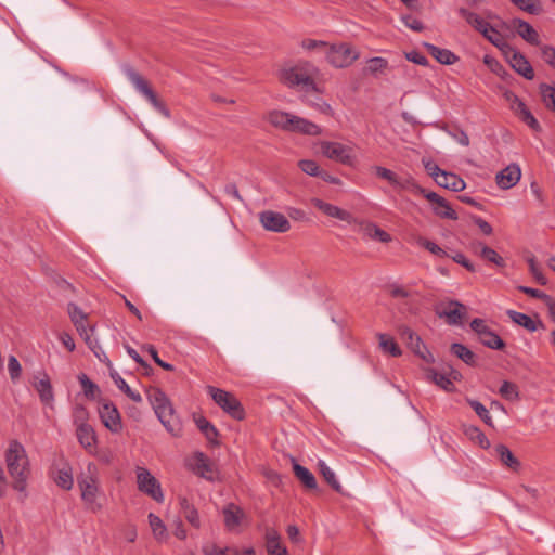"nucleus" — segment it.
Segmentation results:
<instances>
[{
  "label": "nucleus",
  "mask_w": 555,
  "mask_h": 555,
  "mask_svg": "<svg viewBox=\"0 0 555 555\" xmlns=\"http://www.w3.org/2000/svg\"><path fill=\"white\" fill-rule=\"evenodd\" d=\"M289 113L283 111H271L267 115V120L275 128L287 131L288 122L291 121Z\"/></svg>",
  "instance_id": "nucleus-37"
},
{
  "label": "nucleus",
  "mask_w": 555,
  "mask_h": 555,
  "mask_svg": "<svg viewBox=\"0 0 555 555\" xmlns=\"http://www.w3.org/2000/svg\"><path fill=\"white\" fill-rule=\"evenodd\" d=\"M479 341L483 346H486L490 349H493V350H502L505 347V343L503 341V339L496 333H494L492 330H489L483 335V337H480Z\"/></svg>",
  "instance_id": "nucleus-43"
},
{
  "label": "nucleus",
  "mask_w": 555,
  "mask_h": 555,
  "mask_svg": "<svg viewBox=\"0 0 555 555\" xmlns=\"http://www.w3.org/2000/svg\"><path fill=\"white\" fill-rule=\"evenodd\" d=\"M520 178L521 176H495L496 184L504 190L516 185Z\"/></svg>",
  "instance_id": "nucleus-55"
},
{
  "label": "nucleus",
  "mask_w": 555,
  "mask_h": 555,
  "mask_svg": "<svg viewBox=\"0 0 555 555\" xmlns=\"http://www.w3.org/2000/svg\"><path fill=\"white\" fill-rule=\"evenodd\" d=\"M540 93L545 106L555 112V87L542 83L540 85Z\"/></svg>",
  "instance_id": "nucleus-46"
},
{
  "label": "nucleus",
  "mask_w": 555,
  "mask_h": 555,
  "mask_svg": "<svg viewBox=\"0 0 555 555\" xmlns=\"http://www.w3.org/2000/svg\"><path fill=\"white\" fill-rule=\"evenodd\" d=\"M103 425L112 433H119L122 429L121 417L117 408L111 402H104L99 409Z\"/></svg>",
  "instance_id": "nucleus-15"
},
{
  "label": "nucleus",
  "mask_w": 555,
  "mask_h": 555,
  "mask_svg": "<svg viewBox=\"0 0 555 555\" xmlns=\"http://www.w3.org/2000/svg\"><path fill=\"white\" fill-rule=\"evenodd\" d=\"M311 203L315 208H318L327 217L335 218L348 223H351L353 221V217L348 210H345L336 205H333L317 197L312 198Z\"/></svg>",
  "instance_id": "nucleus-16"
},
{
  "label": "nucleus",
  "mask_w": 555,
  "mask_h": 555,
  "mask_svg": "<svg viewBox=\"0 0 555 555\" xmlns=\"http://www.w3.org/2000/svg\"><path fill=\"white\" fill-rule=\"evenodd\" d=\"M137 486L140 492L149 495L157 503L164 502V493L160 482L145 468L138 466L135 468Z\"/></svg>",
  "instance_id": "nucleus-11"
},
{
  "label": "nucleus",
  "mask_w": 555,
  "mask_h": 555,
  "mask_svg": "<svg viewBox=\"0 0 555 555\" xmlns=\"http://www.w3.org/2000/svg\"><path fill=\"white\" fill-rule=\"evenodd\" d=\"M447 133L462 146L469 145V138L464 130L455 128L453 130H447Z\"/></svg>",
  "instance_id": "nucleus-60"
},
{
  "label": "nucleus",
  "mask_w": 555,
  "mask_h": 555,
  "mask_svg": "<svg viewBox=\"0 0 555 555\" xmlns=\"http://www.w3.org/2000/svg\"><path fill=\"white\" fill-rule=\"evenodd\" d=\"M506 314L514 323L525 327L529 332H535L540 327L544 328V325L541 321L535 322L531 317L522 312L507 310Z\"/></svg>",
  "instance_id": "nucleus-25"
},
{
  "label": "nucleus",
  "mask_w": 555,
  "mask_h": 555,
  "mask_svg": "<svg viewBox=\"0 0 555 555\" xmlns=\"http://www.w3.org/2000/svg\"><path fill=\"white\" fill-rule=\"evenodd\" d=\"M494 451L501 463L513 472H518L521 467L519 460L505 444H498Z\"/></svg>",
  "instance_id": "nucleus-23"
},
{
  "label": "nucleus",
  "mask_w": 555,
  "mask_h": 555,
  "mask_svg": "<svg viewBox=\"0 0 555 555\" xmlns=\"http://www.w3.org/2000/svg\"><path fill=\"white\" fill-rule=\"evenodd\" d=\"M470 438L476 440L482 449L490 448V441L487 436L477 427L470 429Z\"/></svg>",
  "instance_id": "nucleus-62"
},
{
  "label": "nucleus",
  "mask_w": 555,
  "mask_h": 555,
  "mask_svg": "<svg viewBox=\"0 0 555 555\" xmlns=\"http://www.w3.org/2000/svg\"><path fill=\"white\" fill-rule=\"evenodd\" d=\"M146 395L160 423L170 434L177 436L180 431V424L166 393L159 388L153 387L146 391Z\"/></svg>",
  "instance_id": "nucleus-3"
},
{
  "label": "nucleus",
  "mask_w": 555,
  "mask_h": 555,
  "mask_svg": "<svg viewBox=\"0 0 555 555\" xmlns=\"http://www.w3.org/2000/svg\"><path fill=\"white\" fill-rule=\"evenodd\" d=\"M435 182L444 189L459 192L465 189L466 183L461 176H433Z\"/></svg>",
  "instance_id": "nucleus-31"
},
{
  "label": "nucleus",
  "mask_w": 555,
  "mask_h": 555,
  "mask_svg": "<svg viewBox=\"0 0 555 555\" xmlns=\"http://www.w3.org/2000/svg\"><path fill=\"white\" fill-rule=\"evenodd\" d=\"M295 476L302 482L308 489H315L318 483L311 472L306 467L295 463L293 466Z\"/></svg>",
  "instance_id": "nucleus-38"
},
{
  "label": "nucleus",
  "mask_w": 555,
  "mask_h": 555,
  "mask_svg": "<svg viewBox=\"0 0 555 555\" xmlns=\"http://www.w3.org/2000/svg\"><path fill=\"white\" fill-rule=\"evenodd\" d=\"M470 328L477 334L478 339L480 337H483V335L491 330L487 324L486 321L479 318L474 319L470 322Z\"/></svg>",
  "instance_id": "nucleus-63"
},
{
  "label": "nucleus",
  "mask_w": 555,
  "mask_h": 555,
  "mask_svg": "<svg viewBox=\"0 0 555 555\" xmlns=\"http://www.w3.org/2000/svg\"><path fill=\"white\" fill-rule=\"evenodd\" d=\"M55 482L59 487L69 490L73 487L74 480L72 474L66 470L62 469L59 472L57 477L55 478Z\"/></svg>",
  "instance_id": "nucleus-50"
},
{
  "label": "nucleus",
  "mask_w": 555,
  "mask_h": 555,
  "mask_svg": "<svg viewBox=\"0 0 555 555\" xmlns=\"http://www.w3.org/2000/svg\"><path fill=\"white\" fill-rule=\"evenodd\" d=\"M190 466L193 472H195L198 476L210 479V474L212 473L211 465L207 456L198 452L196 453L190 462Z\"/></svg>",
  "instance_id": "nucleus-26"
},
{
  "label": "nucleus",
  "mask_w": 555,
  "mask_h": 555,
  "mask_svg": "<svg viewBox=\"0 0 555 555\" xmlns=\"http://www.w3.org/2000/svg\"><path fill=\"white\" fill-rule=\"evenodd\" d=\"M78 486L81 492V499L87 507L92 512H98L102 505L98 502L100 493L96 467L93 464L87 466V470L78 478Z\"/></svg>",
  "instance_id": "nucleus-5"
},
{
  "label": "nucleus",
  "mask_w": 555,
  "mask_h": 555,
  "mask_svg": "<svg viewBox=\"0 0 555 555\" xmlns=\"http://www.w3.org/2000/svg\"><path fill=\"white\" fill-rule=\"evenodd\" d=\"M317 68L308 63L301 62L294 66L282 69L280 79L288 87H300L305 91H317L313 77Z\"/></svg>",
  "instance_id": "nucleus-4"
},
{
  "label": "nucleus",
  "mask_w": 555,
  "mask_h": 555,
  "mask_svg": "<svg viewBox=\"0 0 555 555\" xmlns=\"http://www.w3.org/2000/svg\"><path fill=\"white\" fill-rule=\"evenodd\" d=\"M359 233L364 240L376 241L380 243L391 242V235L371 221L359 222Z\"/></svg>",
  "instance_id": "nucleus-17"
},
{
  "label": "nucleus",
  "mask_w": 555,
  "mask_h": 555,
  "mask_svg": "<svg viewBox=\"0 0 555 555\" xmlns=\"http://www.w3.org/2000/svg\"><path fill=\"white\" fill-rule=\"evenodd\" d=\"M318 467L320 470V474L324 478V480L331 486V488L338 492H343V487L339 483L338 479L336 478L335 473L326 465V463L322 460L319 461Z\"/></svg>",
  "instance_id": "nucleus-36"
},
{
  "label": "nucleus",
  "mask_w": 555,
  "mask_h": 555,
  "mask_svg": "<svg viewBox=\"0 0 555 555\" xmlns=\"http://www.w3.org/2000/svg\"><path fill=\"white\" fill-rule=\"evenodd\" d=\"M459 14L480 34L487 31L488 27L491 25L489 22L485 21L478 14L470 12L464 8L459 9Z\"/></svg>",
  "instance_id": "nucleus-32"
},
{
  "label": "nucleus",
  "mask_w": 555,
  "mask_h": 555,
  "mask_svg": "<svg viewBox=\"0 0 555 555\" xmlns=\"http://www.w3.org/2000/svg\"><path fill=\"white\" fill-rule=\"evenodd\" d=\"M5 464L13 479L12 487L20 492H24L30 468L26 450L17 440L10 441L5 451Z\"/></svg>",
  "instance_id": "nucleus-2"
},
{
  "label": "nucleus",
  "mask_w": 555,
  "mask_h": 555,
  "mask_svg": "<svg viewBox=\"0 0 555 555\" xmlns=\"http://www.w3.org/2000/svg\"><path fill=\"white\" fill-rule=\"evenodd\" d=\"M467 403L488 426L493 427L492 417L489 411L481 402L473 399H467Z\"/></svg>",
  "instance_id": "nucleus-45"
},
{
  "label": "nucleus",
  "mask_w": 555,
  "mask_h": 555,
  "mask_svg": "<svg viewBox=\"0 0 555 555\" xmlns=\"http://www.w3.org/2000/svg\"><path fill=\"white\" fill-rule=\"evenodd\" d=\"M503 99L508 104L509 109L515 114L525 103L511 90H504Z\"/></svg>",
  "instance_id": "nucleus-49"
},
{
  "label": "nucleus",
  "mask_w": 555,
  "mask_h": 555,
  "mask_svg": "<svg viewBox=\"0 0 555 555\" xmlns=\"http://www.w3.org/2000/svg\"><path fill=\"white\" fill-rule=\"evenodd\" d=\"M390 184L412 194L423 195L430 204L434 214L442 219L456 220L457 215L449 203L435 192L428 191L404 176H384Z\"/></svg>",
  "instance_id": "nucleus-1"
},
{
  "label": "nucleus",
  "mask_w": 555,
  "mask_h": 555,
  "mask_svg": "<svg viewBox=\"0 0 555 555\" xmlns=\"http://www.w3.org/2000/svg\"><path fill=\"white\" fill-rule=\"evenodd\" d=\"M482 36L487 38L493 46H495L502 53L506 51L511 44L505 40L503 35L490 25L487 31L482 33Z\"/></svg>",
  "instance_id": "nucleus-34"
},
{
  "label": "nucleus",
  "mask_w": 555,
  "mask_h": 555,
  "mask_svg": "<svg viewBox=\"0 0 555 555\" xmlns=\"http://www.w3.org/2000/svg\"><path fill=\"white\" fill-rule=\"evenodd\" d=\"M289 120L287 128V131L289 132L312 137L320 135L322 133L321 127L308 119L292 114Z\"/></svg>",
  "instance_id": "nucleus-18"
},
{
  "label": "nucleus",
  "mask_w": 555,
  "mask_h": 555,
  "mask_svg": "<svg viewBox=\"0 0 555 555\" xmlns=\"http://www.w3.org/2000/svg\"><path fill=\"white\" fill-rule=\"evenodd\" d=\"M418 244L421 246H423L424 248H426L429 253H431L436 256H439V257L447 256V253L440 246H438L436 243H434L431 241H428L425 238H420Z\"/></svg>",
  "instance_id": "nucleus-61"
},
{
  "label": "nucleus",
  "mask_w": 555,
  "mask_h": 555,
  "mask_svg": "<svg viewBox=\"0 0 555 555\" xmlns=\"http://www.w3.org/2000/svg\"><path fill=\"white\" fill-rule=\"evenodd\" d=\"M125 74L134 88L152 104V106L158 111L164 117L170 118V111L167 106L157 98L156 93L150 87L149 82L132 67H127Z\"/></svg>",
  "instance_id": "nucleus-8"
},
{
  "label": "nucleus",
  "mask_w": 555,
  "mask_h": 555,
  "mask_svg": "<svg viewBox=\"0 0 555 555\" xmlns=\"http://www.w3.org/2000/svg\"><path fill=\"white\" fill-rule=\"evenodd\" d=\"M67 311L74 324L79 323L81 320H87V313L73 302L68 304Z\"/></svg>",
  "instance_id": "nucleus-56"
},
{
  "label": "nucleus",
  "mask_w": 555,
  "mask_h": 555,
  "mask_svg": "<svg viewBox=\"0 0 555 555\" xmlns=\"http://www.w3.org/2000/svg\"><path fill=\"white\" fill-rule=\"evenodd\" d=\"M439 318L446 319L450 325H461L466 317V307L456 301L450 300L444 307L437 310Z\"/></svg>",
  "instance_id": "nucleus-14"
},
{
  "label": "nucleus",
  "mask_w": 555,
  "mask_h": 555,
  "mask_svg": "<svg viewBox=\"0 0 555 555\" xmlns=\"http://www.w3.org/2000/svg\"><path fill=\"white\" fill-rule=\"evenodd\" d=\"M8 370L10 377L13 382L17 380L22 374V366L14 356H10L8 359Z\"/></svg>",
  "instance_id": "nucleus-52"
},
{
  "label": "nucleus",
  "mask_w": 555,
  "mask_h": 555,
  "mask_svg": "<svg viewBox=\"0 0 555 555\" xmlns=\"http://www.w3.org/2000/svg\"><path fill=\"white\" fill-rule=\"evenodd\" d=\"M404 56L408 61L414 63V64H417V65H422V66H427L428 65V60L425 55H423L422 53L415 51V50H412V51H409V52H404Z\"/></svg>",
  "instance_id": "nucleus-64"
},
{
  "label": "nucleus",
  "mask_w": 555,
  "mask_h": 555,
  "mask_svg": "<svg viewBox=\"0 0 555 555\" xmlns=\"http://www.w3.org/2000/svg\"><path fill=\"white\" fill-rule=\"evenodd\" d=\"M180 512L182 516L195 528L201 527V520L197 509L186 498H179Z\"/></svg>",
  "instance_id": "nucleus-29"
},
{
  "label": "nucleus",
  "mask_w": 555,
  "mask_h": 555,
  "mask_svg": "<svg viewBox=\"0 0 555 555\" xmlns=\"http://www.w3.org/2000/svg\"><path fill=\"white\" fill-rule=\"evenodd\" d=\"M409 348L417 354L421 359L426 361L427 363H433L435 361L434 356L431 352L427 349L425 344L422 341L421 337L417 335L416 339H414L413 345H408Z\"/></svg>",
  "instance_id": "nucleus-44"
},
{
  "label": "nucleus",
  "mask_w": 555,
  "mask_h": 555,
  "mask_svg": "<svg viewBox=\"0 0 555 555\" xmlns=\"http://www.w3.org/2000/svg\"><path fill=\"white\" fill-rule=\"evenodd\" d=\"M515 115L524 122L526 124L530 129L533 131H540L541 127L537 118L532 115L530 109L524 104L518 111L515 113Z\"/></svg>",
  "instance_id": "nucleus-42"
},
{
  "label": "nucleus",
  "mask_w": 555,
  "mask_h": 555,
  "mask_svg": "<svg viewBox=\"0 0 555 555\" xmlns=\"http://www.w3.org/2000/svg\"><path fill=\"white\" fill-rule=\"evenodd\" d=\"M398 334L402 340L406 343V345H413L414 339H416L417 334L406 325L398 326Z\"/></svg>",
  "instance_id": "nucleus-59"
},
{
  "label": "nucleus",
  "mask_w": 555,
  "mask_h": 555,
  "mask_svg": "<svg viewBox=\"0 0 555 555\" xmlns=\"http://www.w3.org/2000/svg\"><path fill=\"white\" fill-rule=\"evenodd\" d=\"M503 55L517 74L528 80H532L534 78V70L531 64L525 55L518 52L515 48L511 46L506 51H504Z\"/></svg>",
  "instance_id": "nucleus-12"
},
{
  "label": "nucleus",
  "mask_w": 555,
  "mask_h": 555,
  "mask_svg": "<svg viewBox=\"0 0 555 555\" xmlns=\"http://www.w3.org/2000/svg\"><path fill=\"white\" fill-rule=\"evenodd\" d=\"M88 412L83 406H76L74 410V423L76 436L79 443L89 452L95 449L96 435L93 427L87 423Z\"/></svg>",
  "instance_id": "nucleus-9"
},
{
  "label": "nucleus",
  "mask_w": 555,
  "mask_h": 555,
  "mask_svg": "<svg viewBox=\"0 0 555 555\" xmlns=\"http://www.w3.org/2000/svg\"><path fill=\"white\" fill-rule=\"evenodd\" d=\"M267 551L269 555H287L286 547L281 543V537L274 529L266 532Z\"/></svg>",
  "instance_id": "nucleus-27"
},
{
  "label": "nucleus",
  "mask_w": 555,
  "mask_h": 555,
  "mask_svg": "<svg viewBox=\"0 0 555 555\" xmlns=\"http://www.w3.org/2000/svg\"><path fill=\"white\" fill-rule=\"evenodd\" d=\"M499 392L502 397L508 400L518 398L517 386L511 382H503L499 389Z\"/></svg>",
  "instance_id": "nucleus-51"
},
{
  "label": "nucleus",
  "mask_w": 555,
  "mask_h": 555,
  "mask_svg": "<svg viewBox=\"0 0 555 555\" xmlns=\"http://www.w3.org/2000/svg\"><path fill=\"white\" fill-rule=\"evenodd\" d=\"M301 47L306 50H320L325 55L328 43L321 40L305 39L301 42Z\"/></svg>",
  "instance_id": "nucleus-53"
},
{
  "label": "nucleus",
  "mask_w": 555,
  "mask_h": 555,
  "mask_svg": "<svg viewBox=\"0 0 555 555\" xmlns=\"http://www.w3.org/2000/svg\"><path fill=\"white\" fill-rule=\"evenodd\" d=\"M377 337L379 340V347L384 352L389 353L392 357H400L402 354L400 347L392 337L382 333L378 334Z\"/></svg>",
  "instance_id": "nucleus-41"
},
{
  "label": "nucleus",
  "mask_w": 555,
  "mask_h": 555,
  "mask_svg": "<svg viewBox=\"0 0 555 555\" xmlns=\"http://www.w3.org/2000/svg\"><path fill=\"white\" fill-rule=\"evenodd\" d=\"M359 56V52L347 43L328 44L325 53L327 62L336 68L350 66Z\"/></svg>",
  "instance_id": "nucleus-10"
},
{
  "label": "nucleus",
  "mask_w": 555,
  "mask_h": 555,
  "mask_svg": "<svg viewBox=\"0 0 555 555\" xmlns=\"http://www.w3.org/2000/svg\"><path fill=\"white\" fill-rule=\"evenodd\" d=\"M149 522H150V527L152 529L153 535L156 540H158V541L167 540V538H168L167 528H166L165 524L163 522V520L158 516H156L152 513L149 514Z\"/></svg>",
  "instance_id": "nucleus-39"
},
{
  "label": "nucleus",
  "mask_w": 555,
  "mask_h": 555,
  "mask_svg": "<svg viewBox=\"0 0 555 555\" xmlns=\"http://www.w3.org/2000/svg\"><path fill=\"white\" fill-rule=\"evenodd\" d=\"M223 516L227 529L233 531L241 525L245 513L240 506L230 503L223 508Z\"/></svg>",
  "instance_id": "nucleus-21"
},
{
  "label": "nucleus",
  "mask_w": 555,
  "mask_h": 555,
  "mask_svg": "<svg viewBox=\"0 0 555 555\" xmlns=\"http://www.w3.org/2000/svg\"><path fill=\"white\" fill-rule=\"evenodd\" d=\"M207 391L211 396L215 403L225 413L237 421L245 417V411L238 399L231 392L214 386H207Z\"/></svg>",
  "instance_id": "nucleus-7"
},
{
  "label": "nucleus",
  "mask_w": 555,
  "mask_h": 555,
  "mask_svg": "<svg viewBox=\"0 0 555 555\" xmlns=\"http://www.w3.org/2000/svg\"><path fill=\"white\" fill-rule=\"evenodd\" d=\"M197 428L206 437V439L214 446H218L219 433L217 428L204 416H197L194 418Z\"/></svg>",
  "instance_id": "nucleus-28"
},
{
  "label": "nucleus",
  "mask_w": 555,
  "mask_h": 555,
  "mask_svg": "<svg viewBox=\"0 0 555 555\" xmlns=\"http://www.w3.org/2000/svg\"><path fill=\"white\" fill-rule=\"evenodd\" d=\"M470 247L474 251L480 249V256L489 262H492L498 267H504V259L494 249L486 246L481 242H473Z\"/></svg>",
  "instance_id": "nucleus-30"
},
{
  "label": "nucleus",
  "mask_w": 555,
  "mask_h": 555,
  "mask_svg": "<svg viewBox=\"0 0 555 555\" xmlns=\"http://www.w3.org/2000/svg\"><path fill=\"white\" fill-rule=\"evenodd\" d=\"M31 384L38 391L40 400L43 403L50 404L53 401L54 396L50 377L46 372H39L37 375H35Z\"/></svg>",
  "instance_id": "nucleus-19"
},
{
  "label": "nucleus",
  "mask_w": 555,
  "mask_h": 555,
  "mask_svg": "<svg viewBox=\"0 0 555 555\" xmlns=\"http://www.w3.org/2000/svg\"><path fill=\"white\" fill-rule=\"evenodd\" d=\"M320 152L327 158L354 168L358 164L357 149L352 145H346L340 142L320 143Z\"/></svg>",
  "instance_id": "nucleus-6"
},
{
  "label": "nucleus",
  "mask_w": 555,
  "mask_h": 555,
  "mask_svg": "<svg viewBox=\"0 0 555 555\" xmlns=\"http://www.w3.org/2000/svg\"><path fill=\"white\" fill-rule=\"evenodd\" d=\"M80 385L83 389V392L87 397H93L94 392L98 390V386L91 382L86 374H81L78 377Z\"/></svg>",
  "instance_id": "nucleus-57"
},
{
  "label": "nucleus",
  "mask_w": 555,
  "mask_h": 555,
  "mask_svg": "<svg viewBox=\"0 0 555 555\" xmlns=\"http://www.w3.org/2000/svg\"><path fill=\"white\" fill-rule=\"evenodd\" d=\"M540 50L544 62L555 68V48L548 44H543Z\"/></svg>",
  "instance_id": "nucleus-58"
},
{
  "label": "nucleus",
  "mask_w": 555,
  "mask_h": 555,
  "mask_svg": "<svg viewBox=\"0 0 555 555\" xmlns=\"http://www.w3.org/2000/svg\"><path fill=\"white\" fill-rule=\"evenodd\" d=\"M388 67V61L380 56L372 57L367 61L365 70L372 75L383 73Z\"/></svg>",
  "instance_id": "nucleus-47"
},
{
  "label": "nucleus",
  "mask_w": 555,
  "mask_h": 555,
  "mask_svg": "<svg viewBox=\"0 0 555 555\" xmlns=\"http://www.w3.org/2000/svg\"><path fill=\"white\" fill-rule=\"evenodd\" d=\"M143 349L147 350V352L151 354V357L153 358L154 362L159 365L162 369L166 370V371H173L175 367L173 365H171L170 363H167L165 361H163L159 357H158V353H157V350L156 348L153 346V345H146V346H143Z\"/></svg>",
  "instance_id": "nucleus-54"
},
{
  "label": "nucleus",
  "mask_w": 555,
  "mask_h": 555,
  "mask_svg": "<svg viewBox=\"0 0 555 555\" xmlns=\"http://www.w3.org/2000/svg\"><path fill=\"white\" fill-rule=\"evenodd\" d=\"M520 10L530 13L539 14L541 12V5L539 0H511Z\"/></svg>",
  "instance_id": "nucleus-48"
},
{
  "label": "nucleus",
  "mask_w": 555,
  "mask_h": 555,
  "mask_svg": "<svg viewBox=\"0 0 555 555\" xmlns=\"http://www.w3.org/2000/svg\"><path fill=\"white\" fill-rule=\"evenodd\" d=\"M423 46L440 64L452 65L459 61V57L448 49L439 48L428 42H424Z\"/></svg>",
  "instance_id": "nucleus-22"
},
{
  "label": "nucleus",
  "mask_w": 555,
  "mask_h": 555,
  "mask_svg": "<svg viewBox=\"0 0 555 555\" xmlns=\"http://www.w3.org/2000/svg\"><path fill=\"white\" fill-rule=\"evenodd\" d=\"M390 295L393 298H404L406 301L404 302L405 310L412 314L417 313L418 307L413 302L412 294L409 289L400 285H392L390 288Z\"/></svg>",
  "instance_id": "nucleus-33"
},
{
  "label": "nucleus",
  "mask_w": 555,
  "mask_h": 555,
  "mask_svg": "<svg viewBox=\"0 0 555 555\" xmlns=\"http://www.w3.org/2000/svg\"><path fill=\"white\" fill-rule=\"evenodd\" d=\"M261 225L271 232L285 233L291 229L289 221L281 214L273 210H264L259 214Z\"/></svg>",
  "instance_id": "nucleus-13"
},
{
  "label": "nucleus",
  "mask_w": 555,
  "mask_h": 555,
  "mask_svg": "<svg viewBox=\"0 0 555 555\" xmlns=\"http://www.w3.org/2000/svg\"><path fill=\"white\" fill-rule=\"evenodd\" d=\"M111 377L114 380L115 385L121 390L127 397H129L134 402H142V397L139 392L133 391L126 380L117 373L112 372Z\"/></svg>",
  "instance_id": "nucleus-40"
},
{
  "label": "nucleus",
  "mask_w": 555,
  "mask_h": 555,
  "mask_svg": "<svg viewBox=\"0 0 555 555\" xmlns=\"http://www.w3.org/2000/svg\"><path fill=\"white\" fill-rule=\"evenodd\" d=\"M450 349H451V352L455 357L461 359L466 364H468L470 366H475L476 365V356H475V353L470 349H468L466 346H464L463 344L454 343V344L451 345Z\"/></svg>",
  "instance_id": "nucleus-35"
},
{
  "label": "nucleus",
  "mask_w": 555,
  "mask_h": 555,
  "mask_svg": "<svg viewBox=\"0 0 555 555\" xmlns=\"http://www.w3.org/2000/svg\"><path fill=\"white\" fill-rule=\"evenodd\" d=\"M426 376L437 386L442 388L446 391H453L454 385L452 379H457L460 377V373L453 369H450V374L439 373L435 369H428L426 371Z\"/></svg>",
  "instance_id": "nucleus-20"
},
{
  "label": "nucleus",
  "mask_w": 555,
  "mask_h": 555,
  "mask_svg": "<svg viewBox=\"0 0 555 555\" xmlns=\"http://www.w3.org/2000/svg\"><path fill=\"white\" fill-rule=\"evenodd\" d=\"M513 26L516 28L518 35L530 44H540L538 31L527 22L515 18Z\"/></svg>",
  "instance_id": "nucleus-24"
}]
</instances>
